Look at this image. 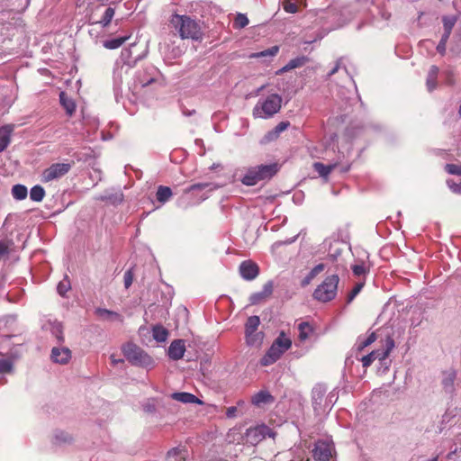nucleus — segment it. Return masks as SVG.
<instances>
[{"label":"nucleus","mask_w":461,"mask_h":461,"mask_svg":"<svg viewBox=\"0 0 461 461\" xmlns=\"http://www.w3.org/2000/svg\"><path fill=\"white\" fill-rule=\"evenodd\" d=\"M170 25L178 33L181 39L198 41L202 39V29L199 23L188 15L173 14L170 18Z\"/></svg>","instance_id":"obj_1"},{"label":"nucleus","mask_w":461,"mask_h":461,"mask_svg":"<svg viewBox=\"0 0 461 461\" xmlns=\"http://www.w3.org/2000/svg\"><path fill=\"white\" fill-rule=\"evenodd\" d=\"M348 13L347 7L329 6L327 9L318 10L316 15L320 19V23L329 25L330 30H334L343 26L352 18Z\"/></svg>","instance_id":"obj_2"},{"label":"nucleus","mask_w":461,"mask_h":461,"mask_svg":"<svg viewBox=\"0 0 461 461\" xmlns=\"http://www.w3.org/2000/svg\"><path fill=\"white\" fill-rule=\"evenodd\" d=\"M125 358L132 365L143 368H152L154 359L142 348L133 343H126L122 348Z\"/></svg>","instance_id":"obj_3"},{"label":"nucleus","mask_w":461,"mask_h":461,"mask_svg":"<svg viewBox=\"0 0 461 461\" xmlns=\"http://www.w3.org/2000/svg\"><path fill=\"white\" fill-rule=\"evenodd\" d=\"M282 104V97L277 94H272L264 100H259L253 108L255 118L267 119L279 112Z\"/></svg>","instance_id":"obj_4"},{"label":"nucleus","mask_w":461,"mask_h":461,"mask_svg":"<svg viewBox=\"0 0 461 461\" xmlns=\"http://www.w3.org/2000/svg\"><path fill=\"white\" fill-rule=\"evenodd\" d=\"M276 164L258 165L248 169L241 179L246 185H255L259 181L271 178L277 172Z\"/></svg>","instance_id":"obj_5"},{"label":"nucleus","mask_w":461,"mask_h":461,"mask_svg":"<svg viewBox=\"0 0 461 461\" xmlns=\"http://www.w3.org/2000/svg\"><path fill=\"white\" fill-rule=\"evenodd\" d=\"M291 339L285 334V332L282 331L275 339L267 354L262 357L260 361L261 365L264 366L272 365L278 360L280 357L291 348Z\"/></svg>","instance_id":"obj_6"},{"label":"nucleus","mask_w":461,"mask_h":461,"mask_svg":"<svg viewBox=\"0 0 461 461\" xmlns=\"http://www.w3.org/2000/svg\"><path fill=\"white\" fill-rule=\"evenodd\" d=\"M339 282V277L336 274L326 277L314 290L313 298L321 303L333 300L337 295Z\"/></svg>","instance_id":"obj_7"},{"label":"nucleus","mask_w":461,"mask_h":461,"mask_svg":"<svg viewBox=\"0 0 461 461\" xmlns=\"http://www.w3.org/2000/svg\"><path fill=\"white\" fill-rule=\"evenodd\" d=\"M326 388L321 384H317L313 387L312 392V406L316 413L321 414L330 409L332 405L333 398L336 395L330 393L328 396H325Z\"/></svg>","instance_id":"obj_8"},{"label":"nucleus","mask_w":461,"mask_h":461,"mask_svg":"<svg viewBox=\"0 0 461 461\" xmlns=\"http://www.w3.org/2000/svg\"><path fill=\"white\" fill-rule=\"evenodd\" d=\"M394 341L391 337H387L383 349H376L372 351L366 356H364L361 359L364 367H368L375 360H384L388 357L390 352L394 348Z\"/></svg>","instance_id":"obj_9"},{"label":"nucleus","mask_w":461,"mask_h":461,"mask_svg":"<svg viewBox=\"0 0 461 461\" xmlns=\"http://www.w3.org/2000/svg\"><path fill=\"white\" fill-rule=\"evenodd\" d=\"M267 436L274 438L275 434L267 426L259 425L248 429L244 435V440L247 444L255 446L262 441Z\"/></svg>","instance_id":"obj_10"},{"label":"nucleus","mask_w":461,"mask_h":461,"mask_svg":"<svg viewBox=\"0 0 461 461\" xmlns=\"http://www.w3.org/2000/svg\"><path fill=\"white\" fill-rule=\"evenodd\" d=\"M70 163H55L46 168L42 173V181L50 182L65 176L70 169Z\"/></svg>","instance_id":"obj_11"},{"label":"nucleus","mask_w":461,"mask_h":461,"mask_svg":"<svg viewBox=\"0 0 461 461\" xmlns=\"http://www.w3.org/2000/svg\"><path fill=\"white\" fill-rule=\"evenodd\" d=\"M99 5L95 10H93L90 14L89 19L93 23H98L102 27H106L112 22V19L115 14V7L110 5L105 7L102 14H99L100 7Z\"/></svg>","instance_id":"obj_12"},{"label":"nucleus","mask_w":461,"mask_h":461,"mask_svg":"<svg viewBox=\"0 0 461 461\" xmlns=\"http://www.w3.org/2000/svg\"><path fill=\"white\" fill-rule=\"evenodd\" d=\"M334 450L333 444L328 440H319L313 449V457L318 461H329Z\"/></svg>","instance_id":"obj_13"},{"label":"nucleus","mask_w":461,"mask_h":461,"mask_svg":"<svg viewBox=\"0 0 461 461\" xmlns=\"http://www.w3.org/2000/svg\"><path fill=\"white\" fill-rule=\"evenodd\" d=\"M239 271L243 279L251 281L258 276L259 267L255 262L245 260L240 265Z\"/></svg>","instance_id":"obj_14"},{"label":"nucleus","mask_w":461,"mask_h":461,"mask_svg":"<svg viewBox=\"0 0 461 461\" xmlns=\"http://www.w3.org/2000/svg\"><path fill=\"white\" fill-rule=\"evenodd\" d=\"M456 379V370L449 368L442 372L441 384L444 391L447 393L455 392V381Z\"/></svg>","instance_id":"obj_15"},{"label":"nucleus","mask_w":461,"mask_h":461,"mask_svg":"<svg viewBox=\"0 0 461 461\" xmlns=\"http://www.w3.org/2000/svg\"><path fill=\"white\" fill-rule=\"evenodd\" d=\"M95 314L104 321L122 323L124 320L119 312L100 307L95 310Z\"/></svg>","instance_id":"obj_16"},{"label":"nucleus","mask_w":461,"mask_h":461,"mask_svg":"<svg viewBox=\"0 0 461 461\" xmlns=\"http://www.w3.org/2000/svg\"><path fill=\"white\" fill-rule=\"evenodd\" d=\"M70 358H71V351L68 348L54 347L51 350V359L55 363L65 365L70 360Z\"/></svg>","instance_id":"obj_17"},{"label":"nucleus","mask_w":461,"mask_h":461,"mask_svg":"<svg viewBox=\"0 0 461 461\" xmlns=\"http://www.w3.org/2000/svg\"><path fill=\"white\" fill-rule=\"evenodd\" d=\"M273 282L268 281L263 286L262 291L258 293L252 294L249 297V301L251 304H258L263 301H265L267 298H268L272 293H273Z\"/></svg>","instance_id":"obj_18"},{"label":"nucleus","mask_w":461,"mask_h":461,"mask_svg":"<svg viewBox=\"0 0 461 461\" xmlns=\"http://www.w3.org/2000/svg\"><path fill=\"white\" fill-rule=\"evenodd\" d=\"M185 351V343L181 339L174 340L168 348V357L173 360L181 359Z\"/></svg>","instance_id":"obj_19"},{"label":"nucleus","mask_w":461,"mask_h":461,"mask_svg":"<svg viewBox=\"0 0 461 461\" xmlns=\"http://www.w3.org/2000/svg\"><path fill=\"white\" fill-rule=\"evenodd\" d=\"M14 129V126L13 124H6L0 128V153L10 144Z\"/></svg>","instance_id":"obj_20"},{"label":"nucleus","mask_w":461,"mask_h":461,"mask_svg":"<svg viewBox=\"0 0 461 461\" xmlns=\"http://www.w3.org/2000/svg\"><path fill=\"white\" fill-rule=\"evenodd\" d=\"M43 329L50 331L59 342L64 341L63 326L57 321H49L43 325Z\"/></svg>","instance_id":"obj_21"},{"label":"nucleus","mask_w":461,"mask_h":461,"mask_svg":"<svg viewBox=\"0 0 461 461\" xmlns=\"http://www.w3.org/2000/svg\"><path fill=\"white\" fill-rule=\"evenodd\" d=\"M171 398L183 403H197L202 405L203 402L198 399L195 395L190 393L181 392L173 393Z\"/></svg>","instance_id":"obj_22"},{"label":"nucleus","mask_w":461,"mask_h":461,"mask_svg":"<svg viewBox=\"0 0 461 461\" xmlns=\"http://www.w3.org/2000/svg\"><path fill=\"white\" fill-rule=\"evenodd\" d=\"M307 62V58L305 57H297L295 59H291L285 67L276 71V75H281L285 72H287L291 69L300 68L303 66Z\"/></svg>","instance_id":"obj_23"},{"label":"nucleus","mask_w":461,"mask_h":461,"mask_svg":"<svg viewBox=\"0 0 461 461\" xmlns=\"http://www.w3.org/2000/svg\"><path fill=\"white\" fill-rule=\"evenodd\" d=\"M252 403L256 406L270 403L273 402L272 395L267 391H260L252 397Z\"/></svg>","instance_id":"obj_24"},{"label":"nucleus","mask_w":461,"mask_h":461,"mask_svg":"<svg viewBox=\"0 0 461 461\" xmlns=\"http://www.w3.org/2000/svg\"><path fill=\"white\" fill-rule=\"evenodd\" d=\"M438 71L439 70L437 66H431L429 70L427 80H426V85H427V88L429 92L434 90L437 86V78H438Z\"/></svg>","instance_id":"obj_25"},{"label":"nucleus","mask_w":461,"mask_h":461,"mask_svg":"<svg viewBox=\"0 0 461 461\" xmlns=\"http://www.w3.org/2000/svg\"><path fill=\"white\" fill-rule=\"evenodd\" d=\"M374 5L373 0H356L353 6H351L352 10H348V14L352 15V11L354 13H361L369 11L370 7Z\"/></svg>","instance_id":"obj_26"},{"label":"nucleus","mask_w":461,"mask_h":461,"mask_svg":"<svg viewBox=\"0 0 461 461\" xmlns=\"http://www.w3.org/2000/svg\"><path fill=\"white\" fill-rule=\"evenodd\" d=\"M59 100L61 105L66 110L67 113L71 116L75 113L76 110V104L74 101L69 98L64 92H61L59 95Z\"/></svg>","instance_id":"obj_27"},{"label":"nucleus","mask_w":461,"mask_h":461,"mask_svg":"<svg viewBox=\"0 0 461 461\" xmlns=\"http://www.w3.org/2000/svg\"><path fill=\"white\" fill-rule=\"evenodd\" d=\"M457 22V16L456 15H445L442 17V23L444 27V33L443 35H447V37H449L452 32L453 27L455 26L456 23Z\"/></svg>","instance_id":"obj_28"},{"label":"nucleus","mask_w":461,"mask_h":461,"mask_svg":"<svg viewBox=\"0 0 461 461\" xmlns=\"http://www.w3.org/2000/svg\"><path fill=\"white\" fill-rule=\"evenodd\" d=\"M153 339L158 342H165L167 339L168 331L160 325H157L152 329Z\"/></svg>","instance_id":"obj_29"},{"label":"nucleus","mask_w":461,"mask_h":461,"mask_svg":"<svg viewBox=\"0 0 461 461\" xmlns=\"http://www.w3.org/2000/svg\"><path fill=\"white\" fill-rule=\"evenodd\" d=\"M172 191L169 187L159 185L157 191V199L161 203H165L172 197Z\"/></svg>","instance_id":"obj_30"},{"label":"nucleus","mask_w":461,"mask_h":461,"mask_svg":"<svg viewBox=\"0 0 461 461\" xmlns=\"http://www.w3.org/2000/svg\"><path fill=\"white\" fill-rule=\"evenodd\" d=\"M130 38V35L118 37L115 39L108 40L104 41V47L108 50H115L121 47L128 39Z\"/></svg>","instance_id":"obj_31"},{"label":"nucleus","mask_w":461,"mask_h":461,"mask_svg":"<svg viewBox=\"0 0 461 461\" xmlns=\"http://www.w3.org/2000/svg\"><path fill=\"white\" fill-rule=\"evenodd\" d=\"M278 51H279V47L273 46V47H271L267 50H265L263 51L251 53L249 55V58L250 59H259V58H267V57L273 58L278 53Z\"/></svg>","instance_id":"obj_32"},{"label":"nucleus","mask_w":461,"mask_h":461,"mask_svg":"<svg viewBox=\"0 0 461 461\" xmlns=\"http://www.w3.org/2000/svg\"><path fill=\"white\" fill-rule=\"evenodd\" d=\"M260 324V320L258 316H250L246 322L245 325V333H254L258 330Z\"/></svg>","instance_id":"obj_33"},{"label":"nucleus","mask_w":461,"mask_h":461,"mask_svg":"<svg viewBox=\"0 0 461 461\" xmlns=\"http://www.w3.org/2000/svg\"><path fill=\"white\" fill-rule=\"evenodd\" d=\"M27 188L23 185H15L12 188V194L16 200H23L27 197Z\"/></svg>","instance_id":"obj_34"},{"label":"nucleus","mask_w":461,"mask_h":461,"mask_svg":"<svg viewBox=\"0 0 461 461\" xmlns=\"http://www.w3.org/2000/svg\"><path fill=\"white\" fill-rule=\"evenodd\" d=\"M298 330H299V339L301 341H304L307 339H309L310 335L312 332V329L308 322H301L298 325Z\"/></svg>","instance_id":"obj_35"},{"label":"nucleus","mask_w":461,"mask_h":461,"mask_svg":"<svg viewBox=\"0 0 461 461\" xmlns=\"http://www.w3.org/2000/svg\"><path fill=\"white\" fill-rule=\"evenodd\" d=\"M314 169L318 172V174L322 177H327L332 169L335 167V165H324L320 162H315L313 164Z\"/></svg>","instance_id":"obj_36"},{"label":"nucleus","mask_w":461,"mask_h":461,"mask_svg":"<svg viewBox=\"0 0 461 461\" xmlns=\"http://www.w3.org/2000/svg\"><path fill=\"white\" fill-rule=\"evenodd\" d=\"M45 196V191L41 185H34L30 192V198L34 202H41Z\"/></svg>","instance_id":"obj_37"},{"label":"nucleus","mask_w":461,"mask_h":461,"mask_svg":"<svg viewBox=\"0 0 461 461\" xmlns=\"http://www.w3.org/2000/svg\"><path fill=\"white\" fill-rule=\"evenodd\" d=\"M246 334V341L248 345L256 346L259 345L262 341L263 335L261 332H254V333H245Z\"/></svg>","instance_id":"obj_38"},{"label":"nucleus","mask_w":461,"mask_h":461,"mask_svg":"<svg viewBox=\"0 0 461 461\" xmlns=\"http://www.w3.org/2000/svg\"><path fill=\"white\" fill-rule=\"evenodd\" d=\"M290 123L288 122H279L276 128L268 133V138L273 140L277 138L281 132L285 131L289 127Z\"/></svg>","instance_id":"obj_39"},{"label":"nucleus","mask_w":461,"mask_h":461,"mask_svg":"<svg viewBox=\"0 0 461 461\" xmlns=\"http://www.w3.org/2000/svg\"><path fill=\"white\" fill-rule=\"evenodd\" d=\"M351 269L353 271V274L358 277L365 276L369 271L368 267L363 262H361L360 264L353 265Z\"/></svg>","instance_id":"obj_40"},{"label":"nucleus","mask_w":461,"mask_h":461,"mask_svg":"<svg viewBox=\"0 0 461 461\" xmlns=\"http://www.w3.org/2000/svg\"><path fill=\"white\" fill-rule=\"evenodd\" d=\"M365 285V281H359L357 282L353 289L349 292L348 298H347V303H350L355 297L361 292L362 288Z\"/></svg>","instance_id":"obj_41"},{"label":"nucleus","mask_w":461,"mask_h":461,"mask_svg":"<svg viewBox=\"0 0 461 461\" xmlns=\"http://www.w3.org/2000/svg\"><path fill=\"white\" fill-rule=\"evenodd\" d=\"M248 24H249L248 17L243 14H239L235 18L233 25L235 28L241 29V28L246 27Z\"/></svg>","instance_id":"obj_42"},{"label":"nucleus","mask_w":461,"mask_h":461,"mask_svg":"<svg viewBox=\"0 0 461 461\" xmlns=\"http://www.w3.org/2000/svg\"><path fill=\"white\" fill-rule=\"evenodd\" d=\"M13 245L12 241L0 240V258L7 256L10 252V248Z\"/></svg>","instance_id":"obj_43"},{"label":"nucleus","mask_w":461,"mask_h":461,"mask_svg":"<svg viewBox=\"0 0 461 461\" xmlns=\"http://www.w3.org/2000/svg\"><path fill=\"white\" fill-rule=\"evenodd\" d=\"M70 289L69 281L64 279L60 281L57 286V291L61 296H65L66 293Z\"/></svg>","instance_id":"obj_44"},{"label":"nucleus","mask_w":461,"mask_h":461,"mask_svg":"<svg viewBox=\"0 0 461 461\" xmlns=\"http://www.w3.org/2000/svg\"><path fill=\"white\" fill-rule=\"evenodd\" d=\"M283 8L286 13L295 14L297 12V5L294 2H290V0H283L282 1Z\"/></svg>","instance_id":"obj_45"},{"label":"nucleus","mask_w":461,"mask_h":461,"mask_svg":"<svg viewBox=\"0 0 461 461\" xmlns=\"http://www.w3.org/2000/svg\"><path fill=\"white\" fill-rule=\"evenodd\" d=\"M13 368L12 361L8 359H0V374L10 373Z\"/></svg>","instance_id":"obj_46"},{"label":"nucleus","mask_w":461,"mask_h":461,"mask_svg":"<svg viewBox=\"0 0 461 461\" xmlns=\"http://www.w3.org/2000/svg\"><path fill=\"white\" fill-rule=\"evenodd\" d=\"M211 185H212V184H210V183L194 184V185H192L190 187H188L185 190V193H189V192L195 191V190H203L208 187H210V190H212L213 188L211 187Z\"/></svg>","instance_id":"obj_47"},{"label":"nucleus","mask_w":461,"mask_h":461,"mask_svg":"<svg viewBox=\"0 0 461 461\" xmlns=\"http://www.w3.org/2000/svg\"><path fill=\"white\" fill-rule=\"evenodd\" d=\"M154 77L152 76H148L147 77H144L142 78L141 77V73L140 72L139 75L137 76V78H136V82L141 86H149V84H151L153 81H154Z\"/></svg>","instance_id":"obj_48"},{"label":"nucleus","mask_w":461,"mask_h":461,"mask_svg":"<svg viewBox=\"0 0 461 461\" xmlns=\"http://www.w3.org/2000/svg\"><path fill=\"white\" fill-rule=\"evenodd\" d=\"M445 168L448 174L461 176V166L447 164Z\"/></svg>","instance_id":"obj_49"},{"label":"nucleus","mask_w":461,"mask_h":461,"mask_svg":"<svg viewBox=\"0 0 461 461\" xmlns=\"http://www.w3.org/2000/svg\"><path fill=\"white\" fill-rule=\"evenodd\" d=\"M133 276H134V274L132 272V269H129L125 272L123 281H124V286L126 289H128L131 285V284L133 282Z\"/></svg>","instance_id":"obj_50"},{"label":"nucleus","mask_w":461,"mask_h":461,"mask_svg":"<svg viewBox=\"0 0 461 461\" xmlns=\"http://www.w3.org/2000/svg\"><path fill=\"white\" fill-rule=\"evenodd\" d=\"M448 38L449 37H447V35H442L440 41L438 42V44L437 46V50L441 55H444L446 53V46H447Z\"/></svg>","instance_id":"obj_51"},{"label":"nucleus","mask_w":461,"mask_h":461,"mask_svg":"<svg viewBox=\"0 0 461 461\" xmlns=\"http://www.w3.org/2000/svg\"><path fill=\"white\" fill-rule=\"evenodd\" d=\"M376 340V336L375 332L369 334V336L362 342H360L358 348L359 349H363L364 348L371 345L373 342Z\"/></svg>","instance_id":"obj_52"},{"label":"nucleus","mask_w":461,"mask_h":461,"mask_svg":"<svg viewBox=\"0 0 461 461\" xmlns=\"http://www.w3.org/2000/svg\"><path fill=\"white\" fill-rule=\"evenodd\" d=\"M447 185L454 193H461V180L456 183L453 179H448Z\"/></svg>","instance_id":"obj_53"},{"label":"nucleus","mask_w":461,"mask_h":461,"mask_svg":"<svg viewBox=\"0 0 461 461\" xmlns=\"http://www.w3.org/2000/svg\"><path fill=\"white\" fill-rule=\"evenodd\" d=\"M296 240V236L294 237L293 239L291 240H287L285 241H276L275 242L272 247H271V250L274 252L276 249H277L279 247H281L282 245H285V244H291L293 242H294Z\"/></svg>","instance_id":"obj_54"},{"label":"nucleus","mask_w":461,"mask_h":461,"mask_svg":"<svg viewBox=\"0 0 461 461\" xmlns=\"http://www.w3.org/2000/svg\"><path fill=\"white\" fill-rule=\"evenodd\" d=\"M131 50L130 49H123L122 50V54H121V58L123 60L124 63L126 64H131Z\"/></svg>","instance_id":"obj_55"},{"label":"nucleus","mask_w":461,"mask_h":461,"mask_svg":"<svg viewBox=\"0 0 461 461\" xmlns=\"http://www.w3.org/2000/svg\"><path fill=\"white\" fill-rule=\"evenodd\" d=\"M55 438L58 441H63V442H67L71 439V437L68 434L62 432V431L57 432L55 435Z\"/></svg>","instance_id":"obj_56"},{"label":"nucleus","mask_w":461,"mask_h":461,"mask_svg":"<svg viewBox=\"0 0 461 461\" xmlns=\"http://www.w3.org/2000/svg\"><path fill=\"white\" fill-rule=\"evenodd\" d=\"M325 269V265L321 263L316 265L312 270V276H317Z\"/></svg>","instance_id":"obj_57"},{"label":"nucleus","mask_w":461,"mask_h":461,"mask_svg":"<svg viewBox=\"0 0 461 461\" xmlns=\"http://www.w3.org/2000/svg\"><path fill=\"white\" fill-rule=\"evenodd\" d=\"M315 277V276H312V272L310 271L308 275L302 280V286L308 285Z\"/></svg>","instance_id":"obj_58"},{"label":"nucleus","mask_w":461,"mask_h":461,"mask_svg":"<svg viewBox=\"0 0 461 461\" xmlns=\"http://www.w3.org/2000/svg\"><path fill=\"white\" fill-rule=\"evenodd\" d=\"M342 61H343V59H342V58L337 60L335 67H334V68L330 70V72L329 73V76H330H330H332V75H334L336 72H338V71H339V68H340V67H341Z\"/></svg>","instance_id":"obj_59"},{"label":"nucleus","mask_w":461,"mask_h":461,"mask_svg":"<svg viewBox=\"0 0 461 461\" xmlns=\"http://www.w3.org/2000/svg\"><path fill=\"white\" fill-rule=\"evenodd\" d=\"M237 411V408L236 407H229L227 409V411H226V415L228 418H233L235 416V413Z\"/></svg>","instance_id":"obj_60"},{"label":"nucleus","mask_w":461,"mask_h":461,"mask_svg":"<svg viewBox=\"0 0 461 461\" xmlns=\"http://www.w3.org/2000/svg\"><path fill=\"white\" fill-rule=\"evenodd\" d=\"M110 358H111V362H112V364H113V366H116V365H118V364H120V363H123V359L116 358V357H114V355H112V356L110 357Z\"/></svg>","instance_id":"obj_61"},{"label":"nucleus","mask_w":461,"mask_h":461,"mask_svg":"<svg viewBox=\"0 0 461 461\" xmlns=\"http://www.w3.org/2000/svg\"><path fill=\"white\" fill-rule=\"evenodd\" d=\"M177 453H178V449L177 448H173L170 451H168V456H175Z\"/></svg>","instance_id":"obj_62"},{"label":"nucleus","mask_w":461,"mask_h":461,"mask_svg":"<svg viewBox=\"0 0 461 461\" xmlns=\"http://www.w3.org/2000/svg\"><path fill=\"white\" fill-rule=\"evenodd\" d=\"M107 1H108V0H93L92 4H93L94 2H98V3H100V5H105V3H106ZM121 1H122V0H117V2H121Z\"/></svg>","instance_id":"obj_63"},{"label":"nucleus","mask_w":461,"mask_h":461,"mask_svg":"<svg viewBox=\"0 0 461 461\" xmlns=\"http://www.w3.org/2000/svg\"><path fill=\"white\" fill-rule=\"evenodd\" d=\"M427 461H438V456L432 457Z\"/></svg>","instance_id":"obj_64"}]
</instances>
